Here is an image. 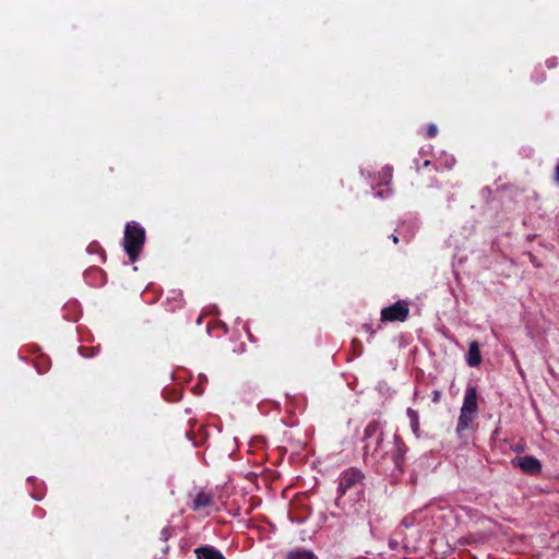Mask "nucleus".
<instances>
[{"mask_svg": "<svg viewBox=\"0 0 559 559\" xmlns=\"http://www.w3.org/2000/svg\"><path fill=\"white\" fill-rule=\"evenodd\" d=\"M440 399H441V392L438 390H435L432 392V402L438 403L440 401Z\"/></svg>", "mask_w": 559, "mask_h": 559, "instance_id": "15", "label": "nucleus"}, {"mask_svg": "<svg viewBox=\"0 0 559 559\" xmlns=\"http://www.w3.org/2000/svg\"><path fill=\"white\" fill-rule=\"evenodd\" d=\"M477 414L475 413H468L464 412L463 409H460V416L457 418L456 424V435L462 438L464 431L473 429V423L476 418Z\"/></svg>", "mask_w": 559, "mask_h": 559, "instance_id": "8", "label": "nucleus"}, {"mask_svg": "<svg viewBox=\"0 0 559 559\" xmlns=\"http://www.w3.org/2000/svg\"><path fill=\"white\" fill-rule=\"evenodd\" d=\"M555 179H556V181L559 183V164L556 166V170H555Z\"/></svg>", "mask_w": 559, "mask_h": 559, "instance_id": "16", "label": "nucleus"}, {"mask_svg": "<svg viewBox=\"0 0 559 559\" xmlns=\"http://www.w3.org/2000/svg\"><path fill=\"white\" fill-rule=\"evenodd\" d=\"M393 178V170L391 167H383L378 174L374 176V181L378 182L379 186H390Z\"/></svg>", "mask_w": 559, "mask_h": 559, "instance_id": "11", "label": "nucleus"}, {"mask_svg": "<svg viewBox=\"0 0 559 559\" xmlns=\"http://www.w3.org/2000/svg\"><path fill=\"white\" fill-rule=\"evenodd\" d=\"M431 162L430 160H425L424 164H423V167H428L430 166Z\"/></svg>", "mask_w": 559, "mask_h": 559, "instance_id": "18", "label": "nucleus"}, {"mask_svg": "<svg viewBox=\"0 0 559 559\" xmlns=\"http://www.w3.org/2000/svg\"><path fill=\"white\" fill-rule=\"evenodd\" d=\"M466 362L469 367H477L481 362V354H480V349H479V344L476 341L471 342L468 345Z\"/></svg>", "mask_w": 559, "mask_h": 559, "instance_id": "10", "label": "nucleus"}, {"mask_svg": "<svg viewBox=\"0 0 559 559\" xmlns=\"http://www.w3.org/2000/svg\"><path fill=\"white\" fill-rule=\"evenodd\" d=\"M365 474L357 467H348L343 471L337 479L335 504L341 507L343 498L348 492H355L359 498L364 496Z\"/></svg>", "mask_w": 559, "mask_h": 559, "instance_id": "2", "label": "nucleus"}, {"mask_svg": "<svg viewBox=\"0 0 559 559\" xmlns=\"http://www.w3.org/2000/svg\"><path fill=\"white\" fill-rule=\"evenodd\" d=\"M376 194L383 198V191H378Z\"/></svg>", "mask_w": 559, "mask_h": 559, "instance_id": "19", "label": "nucleus"}, {"mask_svg": "<svg viewBox=\"0 0 559 559\" xmlns=\"http://www.w3.org/2000/svg\"><path fill=\"white\" fill-rule=\"evenodd\" d=\"M189 508L194 512L209 515L211 511L217 510L215 493L206 487L194 488L189 495Z\"/></svg>", "mask_w": 559, "mask_h": 559, "instance_id": "4", "label": "nucleus"}, {"mask_svg": "<svg viewBox=\"0 0 559 559\" xmlns=\"http://www.w3.org/2000/svg\"><path fill=\"white\" fill-rule=\"evenodd\" d=\"M384 423L371 420L364 430V461L377 474L399 478L404 473L405 454L408 450L402 437H388Z\"/></svg>", "mask_w": 559, "mask_h": 559, "instance_id": "1", "label": "nucleus"}, {"mask_svg": "<svg viewBox=\"0 0 559 559\" xmlns=\"http://www.w3.org/2000/svg\"><path fill=\"white\" fill-rule=\"evenodd\" d=\"M197 559H226L225 556L212 545H204L194 549Z\"/></svg>", "mask_w": 559, "mask_h": 559, "instance_id": "9", "label": "nucleus"}, {"mask_svg": "<svg viewBox=\"0 0 559 559\" xmlns=\"http://www.w3.org/2000/svg\"><path fill=\"white\" fill-rule=\"evenodd\" d=\"M513 462H516V465L526 474L537 475L542 472V464L534 456H519Z\"/></svg>", "mask_w": 559, "mask_h": 559, "instance_id": "6", "label": "nucleus"}, {"mask_svg": "<svg viewBox=\"0 0 559 559\" xmlns=\"http://www.w3.org/2000/svg\"><path fill=\"white\" fill-rule=\"evenodd\" d=\"M406 414L409 419V424H411L413 433L416 436V438H419L420 437L419 414L411 407L407 408Z\"/></svg>", "mask_w": 559, "mask_h": 559, "instance_id": "12", "label": "nucleus"}, {"mask_svg": "<svg viewBox=\"0 0 559 559\" xmlns=\"http://www.w3.org/2000/svg\"><path fill=\"white\" fill-rule=\"evenodd\" d=\"M285 559H318L311 550L296 548L290 550Z\"/></svg>", "mask_w": 559, "mask_h": 559, "instance_id": "13", "label": "nucleus"}, {"mask_svg": "<svg viewBox=\"0 0 559 559\" xmlns=\"http://www.w3.org/2000/svg\"><path fill=\"white\" fill-rule=\"evenodd\" d=\"M461 409L468 413H478V393L475 386L468 385L466 388Z\"/></svg>", "mask_w": 559, "mask_h": 559, "instance_id": "7", "label": "nucleus"}, {"mask_svg": "<svg viewBox=\"0 0 559 559\" xmlns=\"http://www.w3.org/2000/svg\"><path fill=\"white\" fill-rule=\"evenodd\" d=\"M438 133L436 124H430L427 129V138H433Z\"/></svg>", "mask_w": 559, "mask_h": 559, "instance_id": "14", "label": "nucleus"}, {"mask_svg": "<svg viewBox=\"0 0 559 559\" xmlns=\"http://www.w3.org/2000/svg\"><path fill=\"white\" fill-rule=\"evenodd\" d=\"M409 314V308L406 302L396 301L393 305L381 310V321L383 322H404Z\"/></svg>", "mask_w": 559, "mask_h": 559, "instance_id": "5", "label": "nucleus"}, {"mask_svg": "<svg viewBox=\"0 0 559 559\" xmlns=\"http://www.w3.org/2000/svg\"><path fill=\"white\" fill-rule=\"evenodd\" d=\"M390 238L393 240L394 243H399V238L395 235H391Z\"/></svg>", "mask_w": 559, "mask_h": 559, "instance_id": "17", "label": "nucleus"}, {"mask_svg": "<svg viewBox=\"0 0 559 559\" xmlns=\"http://www.w3.org/2000/svg\"><path fill=\"white\" fill-rule=\"evenodd\" d=\"M145 241V229L136 222H129L124 227L123 248L131 262H135Z\"/></svg>", "mask_w": 559, "mask_h": 559, "instance_id": "3", "label": "nucleus"}]
</instances>
